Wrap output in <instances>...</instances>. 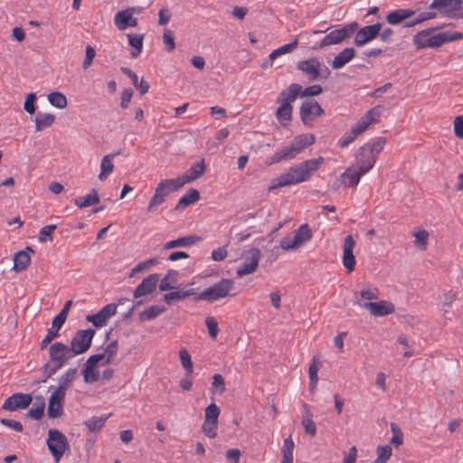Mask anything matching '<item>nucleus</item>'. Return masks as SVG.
<instances>
[{
  "mask_svg": "<svg viewBox=\"0 0 463 463\" xmlns=\"http://www.w3.org/2000/svg\"><path fill=\"white\" fill-rule=\"evenodd\" d=\"M355 50L353 47L345 48L342 52H340L333 60L332 67L333 69H341L346 63H348L354 56Z\"/></svg>",
  "mask_w": 463,
  "mask_h": 463,
  "instance_id": "bb28decb",
  "label": "nucleus"
},
{
  "mask_svg": "<svg viewBox=\"0 0 463 463\" xmlns=\"http://www.w3.org/2000/svg\"><path fill=\"white\" fill-rule=\"evenodd\" d=\"M159 281V275L153 273L143 279L141 283L134 290V298H138L140 297L148 295L154 292L156 288V285Z\"/></svg>",
  "mask_w": 463,
  "mask_h": 463,
  "instance_id": "a211bd4d",
  "label": "nucleus"
},
{
  "mask_svg": "<svg viewBox=\"0 0 463 463\" xmlns=\"http://www.w3.org/2000/svg\"><path fill=\"white\" fill-rule=\"evenodd\" d=\"M165 311V307L159 306H150L139 314L141 321L152 320Z\"/></svg>",
  "mask_w": 463,
  "mask_h": 463,
  "instance_id": "a19ab883",
  "label": "nucleus"
},
{
  "mask_svg": "<svg viewBox=\"0 0 463 463\" xmlns=\"http://www.w3.org/2000/svg\"><path fill=\"white\" fill-rule=\"evenodd\" d=\"M302 90L301 85L298 83L290 84L286 90H282L277 98V103L292 106Z\"/></svg>",
  "mask_w": 463,
  "mask_h": 463,
  "instance_id": "4be33fe9",
  "label": "nucleus"
},
{
  "mask_svg": "<svg viewBox=\"0 0 463 463\" xmlns=\"http://www.w3.org/2000/svg\"><path fill=\"white\" fill-rule=\"evenodd\" d=\"M355 246V241L354 237L349 234L345 238L343 246V264L348 272H352L354 269L356 260L354 255V248Z\"/></svg>",
  "mask_w": 463,
  "mask_h": 463,
  "instance_id": "2eb2a0df",
  "label": "nucleus"
},
{
  "mask_svg": "<svg viewBox=\"0 0 463 463\" xmlns=\"http://www.w3.org/2000/svg\"><path fill=\"white\" fill-rule=\"evenodd\" d=\"M429 7L449 18H463V0H432Z\"/></svg>",
  "mask_w": 463,
  "mask_h": 463,
  "instance_id": "0eeeda50",
  "label": "nucleus"
},
{
  "mask_svg": "<svg viewBox=\"0 0 463 463\" xmlns=\"http://www.w3.org/2000/svg\"><path fill=\"white\" fill-rule=\"evenodd\" d=\"M315 140L316 138L313 134H302L295 137L289 146H284L275 152L270 158V164L295 158L296 156L306 147L313 145Z\"/></svg>",
  "mask_w": 463,
  "mask_h": 463,
  "instance_id": "f03ea898",
  "label": "nucleus"
},
{
  "mask_svg": "<svg viewBox=\"0 0 463 463\" xmlns=\"http://www.w3.org/2000/svg\"><path fill=\"white\" fill-rule=\"evenodd\" d=\"M69 350L72 357L87 351V329H81L76 333Z\"/></svg>",
  "mask_w": 463,
  "mask_h": 463,
  "instance_id": "5701e85b",
  "label": "nucleus"
},
{
  "mask_svg": "<svg viewBox=\"0 0 463 463\" xmlns=\"http://www.w3.org/2000/svg\"><path fill=\"white\" fill-rule=\"evenodd\" d=\"M293 107L279 104L276 110V118L283 127H286L292 119Z\"/></svg>",
  "mask_w": 463,
  "mask_h": 463,
  "instance_id": "c9c22d12",
  "label": "nucleus"
},
{
  "mask_svg": "<svg viewBox=\"0 0 463 463\" xmlns=\"http://www.w3.org/2000/svg\"><path fill=\"white\" fill-rule=\"evenodd\" d=\"M234 288V281L230 279H222L211 287L204 288L194 298L195 301L205 300L213 303L227 297L230 291Z\"/></svg>",
  "mask_w": 463,
  "mask_h": 463,
  "instance_id": "20e7f679",
  "label": "nucleus"
},
{
  "mask_svg": "<svg viewBox=\"0 0 463 463\" xmlns=\"http://www.w3.org/2000/svg\"><path fill=\"white\" fill-rule=\"evenodd\" d=\"M463 38V33L458 32H442L430 38L429 47L437 48L446 43L459 40Z\"/></svg>",
  "mask_w": 463,
  "mask_h": 463,
  "instance_id": "b1692460",
  "label": "nucleus"
},
{
  "mask_svg": "<svg viewBox=\"0 0 463 463\" xmlns=\"http://www.w3.org/2000/svg\"><path fill=\"white\" fill-rule=\"evenodd\" d=\"M64 323H60L58 326L54 325V318L52 322V327L48 330L47 335L42 340L41 343V349H44L54 338H56L59 335V330L62 326Z\"/></svg>",
  "mask_w": 463,
  "mask_h": 463,
  "instance_id": "79ce46f5",
  "label": "nucleus"
},
{
  "mask_svg": "<svg viewBox=\"0 0 463 463\" xmlns=\"http://www.w3.org/2000/svg\"><path fill=\"white\" fill-rule=\"evenodd\" d=\"M120 71L131 80L132 84L139 90L140 95H145L148 91L149 84L144 79L139 81L137 75L133 71L127 67H121Z\"/></svg>",
  "mask_w": 463,
  "mask_h": 463,
  "instance_id": "c756f323",
  "label": "nucleus"
},
{
  "mask_svg": "<svg viewBox=\"0 0 463 463\" xmlns=\"http://www.w3.org/2000/svg\"><path fill=\"white\" fill-rule=\"evenodd\" d=\"M345 32L340 29H335L327 33L319 43L318 47L323 49L326 46L340 43L344 41Z\"/></svg>",
  "mask_w": 463,
  "mask_h": 463,
  "instance_id": "c85d7f7f",
  "label": "nucleus"
},
{
  "mask_svg": "<svg viewBox=\"0 0 463 463\" xmlns=\"http://www.w3.org/2000/svg\"><path fill=\"white\" fill-rule=\"evenodd\" d=\"M371 148L368 146H363L359 148L356 155V162L358 168L362 170V174H366L371 168H373L376 156L373 154Z\"/></svg>",
  "mask_w": 463,
  "mask_h": 463,
  "instance_id": "dca6fc26",
  "label": "nucleus"
},
{
  "mask_svg": "<svg viewBox=\"0 0 463 463\" xmlns=\"http://www.w3.org/2000/svg\"><path fill=\"white\" fill-rule=\"evenodd\" d=\"M46 444L56 463L60 461L61 458L69 448L66 436L56 429L49 430Z\"/></svg>",
  "mask_w": 463,
  "mask_h": 463,
  "instance_id": "423d86ee",
  "label": "nucleus"
},
{
  "mask_svg": "<svg viewBox=\"0 0 463 463\" xmlns=\"http://www.w3.org/2000/svg\"><path fill=\"white\" fill-rule=\"evenodd\" d=\"M363 307L368 309L373 316L384 317L394 313L395 307L392 302L379 301V302H365Z\"/></svg>",
  "mask_w": 463,
  "mask_h": 463,
  "instance_id": "6ab92c4d",
  "label": "nucleus"
},
{
  "mask_svg": "<svg viewBox=\"0 0 463 463\" xmlns=\"http://www.w3.org/2000/svg\"><path fill=\"white\" fill-rule=\"evenodd\" d=\"M312 232L308 224L301 225L296 232L293 238H284L280 241V247L285 250H294L303 243L310 241Z\"/></svg>",
  "mask_w": 463,
  "mask_h": 463,
  "instance_id": "1a4fd4ad",
  "label": "nucleus"
},
{
  "mask_svg": "<svg viewBox=\"0 0 463 463\" xmlns=\"http://www.w3.org/2000/svg\"><path fill=\"white\" fill-rule=\"evenodd\" d=\"M57 228L56 224H50L43 227L39 232V241L45 242L47 241H52L53 240L52 232Z\"/></svg>",
  "mask_w": 463,
  "mask_h": 463,
  "instance_id": "8fccbe9b",
  "label": "nucleus"
},
{
  "mask_svg": "<svg viewBox=\"0 0 463 463\" xmlns=\"http://www.w3.org/2000/svg\"><path fill=\"white\" fill-rule=\"evenodd\" d=\"M383 27L382 23H375L360 28L354 37V43L362 47L377 38Z\"/></svg>",
  "mask_w": 463,
  "mask_h": 463,
  "instance_id": "9b49d317",
  "label": "nucleus"
},
{
  "mask_svg": "<svg viewBox=\"0 0 463 463\" xmlns=\"http://www.w3.org/2000/svg\"><path fill=\"white\" fill-rule=\"evenodd\" d=\"M304 415L302 417L301 424L304 427L305 432L311 437H315L317 434V426L313 420V415L307 403L303 404Z\"/></svg>",
  "mask_w": 463,
  "mask_h": 463,
  "instance_id": "cd10ccee",
  "label": "nucleus"
},
{
  "mask_svg": "<svg viewBox=\"0 0 463 463\" xmlns=\"http://www.w3.org/2000/svg\"><path fill=\"white\" fill-rule=\"evenodd\" d=\"M416 11L409 8H399L390 12L385 19L391 25L402 24L406 19L411 18L415 15Z\"/></svg>",
  "mask_w": 463,
  "mask_h": 463,
  "instance_id": "412c9836",
  "label": "nucleus"
},
{
  "mask_svg": "<svg viewBox=\"0 0 463 463\" xmlns=\"http://www.w3.org/2000/svg\"><path fill=\"white\" fill-rule=\"evenodd\" d=\"M260 257L261 251L258 248H251L244 251L241 257L242 262L236 269L237 276L241 278L255 272Z\"/></svg>",
  "mask_w": 463,
  "mask_h": 463,
  "instance_id": "6e6552de",
  "label": "nucleus"
},
{
  "mask_svg": "<svg viewBox=\"0 0 463 463\" xmlns=\"http://www.w3.org/2000/svg\"><path fill=\"white\" fill-rule=\"evenodd\" d=\"M55 120V116L50 113H42L38 112V114L34 118L35 122V130L43 131L47 128L51 127Z\"/></svg>",
  "mask_w": 463,
  "mask_h": 463,
  "instance_id": "72a5a7b5",
  "label": "nucleus"
},
{
  "mask_svg": "<svg viewBox=\"0 0 463 463\" xmlns=\"http://www.w3.org/2000/svg\"><path fill=\"white\" fill-rule=\"evenodd\" d=\"M196 294V288H188L185 290H176L164 295V300L170 305L173 300H182L187 297Z\"/></svg>",
  "mask_w": 463,
  "mask_h": 463,
  "instance_id": "e433bc0d",
  "label": "nucleus"
},
{
  "mask_svg": "<svg viewBox=\"0 0 463 463\" xmlns=\"http://www.w3.org/2000/svg\"><path fill=\"white\" fill-rule=\"evenodd\" d=\"M391 430L392 432V438L390 443L396 447L401 446L403 442V433L396 423H391Z\"/></svg>",
  "mask_w": 463,
  "mask_h": 463,
  "instance_id": "864d4df0",
  "label": "nucleus"
},
{
  "mask_svg": "<svg viewBox=\"0 0 463 463\" xmlns=\"http://www.w3.org/2000/svg\"><path fill=\"white\" fill-rule=\"evenodd\" d=\"M33 401V397L29 393L16 392L5 399L2 405V409L7 411H16L27 408Z\"/></svg>",
  "mask_w": 463,
  "mask_h": 463,
  "instance_id": "ddd939ff",
  "label": "nucleus"
},
{
  "mask_svg": "<svg viewBox=\"0 0 463 463\" xmlns=\"http://www.w3.org/2000/svg\"><path fill=\"white\" fill-rule=\"evenodd\" d=\"M44 407H45V402H44V399L43 397L42 396H37L35 398V402L33 403V407L31 408L27 413H26V416L29 417V418H32L33 420H40L43 415V411H44Z\"/></svg>",
  "mask_w": 463,
  "mask_h": 463,
  "instance_id": "4c0bfd02",
  "label": "nucleus"
},
{
  "mask_svg": "<svg viewBox=\"0 0 463 463\" xmlns=\"http://www.w3.org/2000/svg\"><path fill=\"white\" fill-rule=\"evenodd\" d=\"M294 441L291 436L286 438L281 449L282 458L293 459Z\"/></svg>",
  "mask_w": 463,
  "mask_h": 463,
  "instance_id": "603ef678",
  "label": "nucleus"
},
{
  "mask_svg": "<svg viewBox=\"0 0 463 463\" xmlns=\"http://www.w3.org/2000/svg\"><path fill=\"white\" fill-rule=\"evenodd\" d=\"M178 272L174 269H169L165 277L159 282V289L161 291H167L175 288L178 282Z\"/></svg>",
  "mask_w": 463,
  "mask_h": 463,
  "instance_id": "473e14b6",
  "label": "nucleus"
},
{
  "mask_svg": "<svg viewBox=\"0 0 463 463\" xmlns=\"http://www.w3.org/2000/svg\"><path fill=\"white\" fill-rule=\"evenodd\" d=\"M118 341H112L104 350V353L107 355V358L105 360V364H109L112 358L115 356V354L118 352Z\"/></svg>",
  "mask_w": 463,
  "mask_h": 463,
  "instance_id": "338daca9",
  "label": "nucleus"
},
{
  "mask_svg": "<svg viewBox=\"0 0 463 463\" xmlns=\"http://www.w3.org/2000/svg\"><path fill=\"white\" fill-rule=\"evenodd\" d=\"M134 11V8H128L116 14L114 23L119 30L123 31L129 26L135 27L137 25V19L133 17Z\"/></svg>",
  "mask_w": 463,
  "mask_h": 463,
  "instance_id": "aec40b11",
  "label": "nucleus"
},
{
  "mask_svg": "<svg viewBox=\"0 0 463 463\" xmlns=\"http://www.w3.org/2000/svg\"><path fill=\"white\" fill-rule=\"evenodd\" d=\"M440 27H431L429 29L421 30L413 36V43L418 49L429 47L430 33Z\"/></svg>",
  "mask_w": 463,
  "mask_h": 463,
  "instance_id": "2f4dec72",
  "label": "nucleus"
},
{
  "mask_svg": "<svg viewBox=\"0 0 463 463\" xmlns=\"http://www.w3.org/2000/svg\"><path fill=\"white\" fill-rule=\"evenodd\" d=\"M163 42L165 45V49L167 52H172L175 48V38L173 36V33L168 30L165 29L164 34H163Z\"/></svg>",
  "mask_w": 463,
  "mask_h": 463,
  "instance_id": "0e129e2a",
  "label": "nucleus"
},
{
  "mask_svg": "<svg viewBox=\"0 0 463 463\" xmlns=\"http://www.w3.org/2000/svg\"><path fill=\"white\" fill-rule=\"evenodd\" d=\"M29 252L34 253V250L30 246H27L25 250H19L14 255L13 269L15 271H23L27 269L31 262Z\"/></svg>",
  "mask_w": 463,
  "mask_h": 463,
  "instance_id": "393cba45",
  "label": "nucleus"
},
{
  "mask_svg": "<svg viewBox=\"0 0 463 463\" xmlns=\"http://www.w3.org/2000/svg\"><path fill=\"white\" fill-rule=\"evenodd\" d=\"M37 97H36V94L33 93V92H30L26 95V98H25V100H24V109L29 113V114H33L35 112V100H36Z\"/></svg>",
  "mask_w": 463,
  "mask_h": 463,
  "instance_id": "bf43d9fd",
  "label": "nucleus"
},
{
  "mask_svg": "<svg viewBox=\"0 0 463 463\" xmlns=\"http://www.w3.org/2000/svg\"><path fill=\"white\" fill-rule=\"evenodd\" d=\"M63 412L61 404L49 400L47 407V415L49 418L55 419L60 417Z\"/></svg>",
  "mask_w": 463,
  "mask_h": 463,
  "instance_id": "3c124183",
  "label": "nucleus"
},
{
  "mask_svg": "<svg viewBox=\"0 0 463 463\" xmlns=\"http://www.w3.org/2000/svg\"><path fill=\"white\" fill-rule=\"evenodd\" d=\"M114 156H115V154H109V155L105 156L102 158L101 164H100L101 172L99 175V180H101V181L105 180L108 177V175L110 173H112V171L114 169V165L112 162Z\"/></svg>",
  "mask_w": 463,
  "mask_h": 463,
  "instance_id": "58836bf2",
  "label": "nucleus"
},
{
  "mask_svg": "<svg viewBox=\"0 0 463 463\" xmlns=\"http://www.w3.org/2000/svg\"><path fill=\"white\" fill-rule=\"evenodd\" d=\"M109 415L110 414L89 419V431L100 430Z\"/></svg>",
  "mask_w": 463,
  "mask_h": 463,
  "instance_id": "09e8293b",
  "label": "nucleus"
},
{
  "mask_svg": "<svg viewBox=\"0 0 463 463\" xmlns=\"http://www.w3.org/2000/svg\"><path fill=\"white\" fill-rule=\"evenodd\" d=\"M364 174H362V170H354L352 167L347 168L342 175L341 177L345 180V185L354 187L358 184L361 177Z\"/></svg>",
  "mask_w": 463,
  "mask_h": 463,
  "instance_id": "f704fd0d",
  "label": "nucleus"
},
{
  "mask_svg": "<svg viewBox=\"0 0 463 463\" xmlns=\"http://www.w3.org/2000/svg\"><path fill=\"white\" fill-rule=\"evenodd\" d=\"M220 408L215 403H211L205 408V416L204 420L218 422V418L220 415Z\"/></svg>",
  "mask_w": 463,
  "mask_h": 463,
  "instance_id": "de8ad7c7",
  "label": "nucleus"
},
{
  "mask_svg": "<svg viewBox=\"0 0 463 463\" xmlns=\"http://www.w3.org/2000/svg\"><path fill=\"white\" fill-rule=\"evenodd\" d=\"M49 354L50 361L43 366V373L45 374V379L43 380V382H46L48 378L52 377L65 364V362L68 359L72 357L71 354L70 353L69 346L61 342H56L51 345L49 347Z\"/></svg>",
  "mask_w": 463,
  "mask_h": 463,
  "instance_id": "7ed1b4c3",
  "label": "nucleus"
},
{
  "mask_svg": "<svg viewBox=\"0 0 463 463\" xmlns=\"http://www.w3.org/2000/svg\"><path fill=\"white\" fill-rule=\"evenodd\" d=\"M454 133L458 137L463 138V115L455 118Z\"/></svg>",
  "mask_w": 463,
  "mask_h": 463,
  "instance_id": "774afa93",
  "label": "nucleus"
},
{
  "mask_svg": "<svg viewBox=\"0 0 463 463\" xmlns=\"http://www.w3.org/2000/svg\"><path fill=\"white\" fill-rule=\"evenodd\" d=\"M212 388L217 391L220 394L225 392V382L221 374L215 373L213 376Z\"/></svg>",
  "mask_w": 463,
  "mask_h": 463,
  "instance_id": "680f3d73",
  "label": "nucleus"
},
{
  "mask_svg": "<svg viewBox=\"0 0 463 463\" xmlns=\"http://www.w3.org/2000/svg\"><path fill=\"white\" fill-rule=\"evenodd\" d=\"M48 100L52 106L58 109H64L67 106L66 97L59 91H53L48 94Z\"/></svg>",
  "mask_w": 463,
  "mask_h": 463,
  "instance_id": "37998d69",
  "label": "nucleus"
},
{
  "mask_svg": "<svg viewBox=\"0 0 463 463\" xmlns=\"http://www.w3.org/2000/svg\"><path fill=\"white\" fill-rule=\"evenodd\" d=\"M322 92H323L322 87L318 84H315V85L307 87L306 89H304V90H301L299 95L301 98L313 97V96H317V95L321 94Z\"/></svg>",
  "mask_w": 463,
  "mask_h": 463,
  "instance_id": "e2e57ef3",
  "label": "nucleus"
},
{
  "mask_svg": "<svg viewBox=\"0 0 463 463\" xmlns=\"http://www.w3.org/2000/svg\"><path fill=\"white\" fill-rule=\"evenodd\" d=\"M414 237H415V241H414L415 246H417L422 250H426V246L428 243V238H429L428 232L425 230L417 232L414 233Z\"/></svg>",
  "mask_w": 463,
  "mask_h": 463,
  "instance_id": "4d7b16f0",
  "label": "nucleus"
},
{
  "mask_svg": "<svg viewBox=\"0 0 463 463\" xmlns=\"http://www.w3.org/2000/svg\"><path fill=\"white\" fill-rule=\"evenodd\" d=\"M206 170L204 159L195 162L192 166L183 175L177 178L179 183L184 186L185 184L192 183L194 180L202 177Z\"/></svg>",
  "mask_w": 463,
  "mask_h": 463,
  "instance_id": "f3484780",
  "label": "nucleus"
},
{
  "mask_svg": "<svg viewBox=\"0 0 463 463\" xmlns=\"http://www.w3.org/2000/svg\"><path fill=\"white\" fill-rule=\"evenodd\" d=\"M199 199H200L199 191L194 188H190L187 191V193L179 199L177 204L175 207V210L178 211V210L184 209V208L196 203L197 201H199Z\"/></svg>",
  "mask_w": 463,
  "mask_h": 463,
  "instance_id": "7c9ffc66",
  "label": "nucleus"
},
{
  "mask_svg": "<svg viewBox=\"0 0 463 463\" xmlns=\"http://www.w3.org/2000/svg\"><path fill=\"white\" fill-rule=\"evenodd\" d=\"M181 187L182 184L177 178L161 181L155 189V194L148 203L146 211L152 212L155 207L161 205L165 201L170 193L177 191Z\"/></svg>",
  "mask_w": 463,
  "mask_h": 463,
  "instance_id": "39448f33",
  "label": "nucleus"
},
{
  "mask_svg": "<svg viewBox=\"0 0 463 463\" xmlns=\"http://www.w3.org/2000/svg\"><path fill=\"white\" fill-rule=\"evenodd\" d=\"M117 307L115 303L106 305L97 314L89 316V322H91L95 327L106 326L108 320L117 313Z\"/></svg>",
  "mask_w": 463,
  "mask_h": 463,
  "instance_id": "4468645a",
  "label": "nucleus"
},
{
  "mask_svg": "<svg viewBox=\"0 0 463 463\" xmlns=\"http://www.w3.org/2000/svg\"><path fill=\"white\" fill-rule=\"evenodd\" d=\"M321 62L316 58H309L298 62L297 69L302 71L309 80L313 81L319 79L321 75Z\"/></svg>",
  "mask_w": 463,
  "mask_h": 463,
  "instance_id": "f8f14e48",
  "label": "nucleus"
},
{
  "mask_svg": "<svg viewBox=\"0 0 463 463\" xmlns=\"http://www.w3.org/2000/svg\"><path fill=\"white\" fill-rule=\"evenodd\" d=\"M201 238L196 235H188L184 237L178 238L176 240H172L167 241L164 246V250H170L177 247H190L199 242Z\"/></svg>",
  "mask_w": 463,
  "mask_h": 463,
  "instance_id": "a878e982",
  "label": "nucleus"
},
{
  "mask_svg": "<svg viewBox=\"0 0 463 463\" xmlns=\"http://www.w3.org/2000/svg\"><path fill=\"white\" fill-rule=\"evenodd\" d=\"M71 304H72L71 300H68L67 302H65V304H64L63 307L61 308V310L60 311V313L54 317V325L55 326H58V324H60L61 322L65 323L67 317H68L69 310L71 307Z\"/></svg>",
  "mask_w": 463,
  "mask_h": 463,
  "instance_id": "13d9d810",
  "label": "nucleus"
},
{
  "mask_svg": "<svg viewBox=\"0 0 463 463\" xmlns=\"http://www.w3.org/2000/svg\"><path fill=\"white\" fill-rule=\"evenodd\" d=\"M77 373L76 368H70L63 375L59 378V386L63 387V390L66 391L70 384L75 379V375Z\"/></svg>",
  "mask_w": 463,
  "mask_h": 463,
  "instance_id": "a18cd8bd",
  "label": "nucleus"
},
{
  "mask_svg": "<svg viewBox=\"0 0 463 463\" xmlns=\"http://www.w3.org/2000/svg\"><path fill=\"white\" fill-rule=\"evenodd\" d=\"M325 114V110L316 100L304 101L299 108V116L305 126L312 127V122L317 117Z\"/></svg>",
  "mask_w": 463,
  "mask_h": 463,
  "instance_id": "9d476101",
  "label": "nucleus"
},
{
  "mask_svg": "<svg viewBox=\"0 0 463 463\" xmlns=\"http://www.w3.org/2000/svg\"><path fill=\"white\" fill-rule=\"evenodd\" d=\"M205 325L208 328V332L210 336L213 339H215L217 337L219 328H218V323L216 319L213 317H207L205 318Z\"/></svg>",
  "mask_w": 463,
  "mask_h": 463,
  "instance_id": "052dcab7",
  "label": "nucleus"
},
{
  "mask_svg": "<svg viewBox=\"0 0 463 463\" xmlns=\"http://www.w3.org/2000/svg\"><path fill=\"white\" fill-rule=\"evenodd\" d=\"M323 162L324 158L318 157L304 161L295 167H290L287 173L271 181L269 191L306 181L312 173L319 168Z\"/></svg>",
  "mask_w": 463,
  "mask_h": 463,
  "instance_id": "f257e3e1",
  "label": "nucleus"
},
{
  "mask_svg": "<svg viewBox=\"0 0 463 463\" xmlns=\"http://www.w3.org/2000/svg\"><path fill=\"white\" fill-rule=\"evenodd\" d=\"M385 144H386L385 137H380L373 139L370 143H366L364 146H368L371 148L370 151L373 154H375V156H377V155L383 149Z\"/></svg>",
  "mask_w": 463,
  "mask_h": 463,
  "instance_id": "6e6d98bb",
  "label": "nucleus"
},
{
  "mask_svg": "<svg viewBox=\"0 0 463 463\" xmlns=\"http://www.w3.org/2000/svg\"><path fill=\"white\" fill-rule=\"evenodd\" d=\"M217 427L218 422L204 420L202 426V431L206 437L213 439L217 436Z\"/></svg>",
  "mask_w": 463,
  "mask_h": 463,
  "instance_id": "5fc2aeb1",
  "label": "nucleus"
},
{
  "mask_svg": "<svg viewBox=\"0 0 463 463\" xmlns=\"http://www.w3.org/2000/svg\"><path fill=\"white\" fill-rule=\"evenodd\" d=\"M179 358L183 367L185 369L188 374H192L194 372L193 362L191 355L188 351L184 348L179 351Z\"/></svg>",
  "mask_w": 463,
  "mask_h": 463,
  "instance_id": "c03bdc74",
  "label": "nucleus"
},
{
  "mask_svg": "<svg viewBox=\"0 0 463 463\" xmlns=\"http://www.w3.org/2000/svg\"><path fill=\"white\" fill-rule=\"evenodd\" d=\"M128 44L133 48V51L131 52V57H137L142 52L144 34H128Z\"/></svg>",
  "mask_w": 463,
  "mask_h": 463,
  "instance_id": "ea45409f",
  "label": "nucleus"
},
{
  "mask_svg": "<svg viewBox=\"0 0 463 463\" xmlns=\"http://www.w3.org/2000/svg\"><path fill=\"white\" fill-rule=\"evenodd\" d=\"M392 449L389 445L379 446L377 448V458L374 463H386L391 458Z\"/></svg>",
  "mask_w": 463,
  "mask_h": 463,
  "instance_id": "49530a36",
  "label": "nucleus"
},
{
  "mask_svg": "<svg viewBox=\"0 0 463 463\" xmlns=\"http://www.w3.org/2000/svg\"><path fill=\"white\" fill-rule=\"evenodd\" d=\"M382 109V106H376L369 109L364 116V119L368 121L370 124L376 122L377 118L381 115Z\"/></svg>",
  "mask_w": 463,
  "mask_h": 463,
  "instance_id": "69168bd1",
  "label": "nucleus"
}]
</instances>
